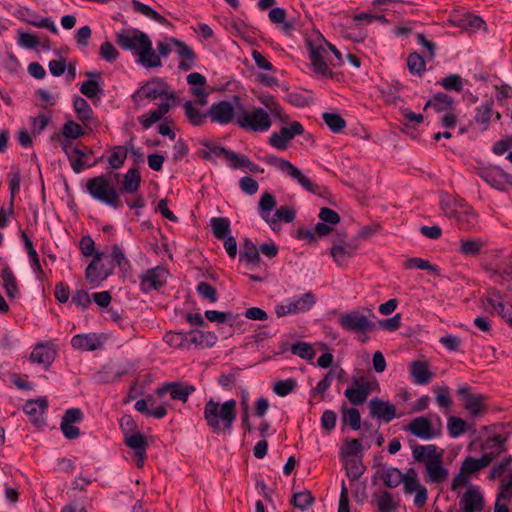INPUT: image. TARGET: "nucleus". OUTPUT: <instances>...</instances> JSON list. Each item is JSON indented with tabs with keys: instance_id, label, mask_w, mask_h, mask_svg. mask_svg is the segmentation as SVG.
<instances>
[{
	"instance_id": "obj_2",
	"label": "nucleus",
	"mask_w": 512,
	"mask_h": 512,
	"mask_svg": "<svg viewBox=\"0 0 512 512\" xmlns=\"http://www.w3.org/2000/svg\"><path fill=\"white\" fill-rule=\"evenodd\" d=\"M204 419L207 426L216 434L230 431L237 416V403L234 399L219 403L209 399L204 406Z\"/></svg>"
},
{
	"instance_id": "obj_56",
	"label": "nucleus",
	"mask_w": 512,
	"mask_h": 512,
	"mask_svg": "<svg viewBox=\"0 0 512 512\" xmlns=\"http://www.w3.org/2000/svg\"><path fill=\"white\" fill-rule=\"evenodd\" d=\"M291 352L294 355L299 356L302 359L311 360L313 359L315 352L311 344L307 342H297L291 346Z\"/></svg>"
},
{
	"instance_id": "obj_48",
	"label": "nucleus",
	"mask_w": 512,
	"mask_h": 512,
	"mask_svg": "<svg viewBox=\"0 0 512 512\" xmlns=\"http://www.w3.org/2000/svg\"><path fill=\"white\" fill-rule=\"evenodd\" d=\"M124 443L135 452L146 451L148 446L145 437L139 431L127 434V436L124 437Z\"/></svg>"
},
{
	"instance_id": "obj_33",
	"label": "nucleus",
	"mask_w": 512,
	"mask_h": 512,
	"mask_svg": "<svg viewBox=\"0 0 512 512\" xmlns=\"http://www.w3.org/2000/svg\"><path fill=\"white\" fill-rule=\"evenodd\" d=\"M21 172L17 166H12L11 171L8 173L9 179V191H10V203H9V212H13L14 210V201L15 196L20 190L21 184Z\"/></svg>"
},
{
	"instance_id": "obj_54",
	"label": "nucleus",
	"mask_w": 512,
	"mask_h": 512,
	"mask_svg": "<svg viewBox=\"0 0 512 512\" xmlns=\"http://www.w3.org/2000/svg\"><path fill=\"white\" fill-rule=\"evenodd\" d=\"M322 118H323L325 124L334 133H339L346 126L345 120L339 114L326 112L322 115Z\"/></svg>"
},
{
	"instance_id": "obj_25",
	"label": "nucleus",
	"mask_w": 512,
	"mask_h": 512,
	"mask_svg": "<svg viewBox=\"0 0 512 512\" xmlns=\"http://www.w3.org/2000/svg\"><path fill=\"white\" fill-rule=\"evenodd\" d=\"M460 507L461 511L480 512L484 507V498L478 490L469 488L460 499Z\"/></svg>"
},
{
	"instance_id": "obj_61",
	"label": "nucleus",
	"mask_w": 512,
	"mask_h": 512,
	"mask_svg": "<svg viewBox=\"0 0 512 512\" xmlns=\"http://www.w3.org/2000/svg\"><path fill=\"white\" fill-rule=\"evenodd\" d=\"M84 135L83 128L76 122L69 120L62 128V136L67 139H76Z\"/></svg>"
},
{
	"instance_id": "obj_13",
	"label": "nucleus",
	"mask_w": 512,
	"mask_h": 512,
	"mask_svg": "<svg viewBox=\"0 0 512 512\" xmlns=\"http://www.w3.org/2000/svg\"><path fill=\"white\" fill-rule=\"evenodd\" d=\"M405 430L423 440H430L441 434V429H434L430 419L424 416L412 419Z\"/></svg>"
},
{
	"instance_id": "obj_60",
	"label": "nucleus",
	"mask_w": 512,
	"mask_h": 512,
	"mask_svg": "<svg viewBox=\"0 0 512 512\" xmlns=\"http://www.w3.org/2000/svg\"><path fill=\"white\" fill-rule=\"evenodd\" d=\"M379 512H392L396 508L393 495L388 491H383L377 499Z\"/></svg>"
},
{
	"instance_id": "obj_46",
	"label": "nucleus",
	"mask_w": 512,
	"mask_h": 512,
	"mask_svg": "<svg viewBox=\"0 0 512 512\" xmlns=\"http://www.w3.org/2000/svg\"><path fill=\"white\" fill-rule=\"evenodd\" d=\"M140 173L137 169L131 168L124 175L123 189L128 193H134L140 186Z\"/></svg>"
},
{
	"instance_id": "obj_29",
	"label": "nucleus",
	"mask_w": 512,
	"mask_h": 512,
	"mask_svg": "<svg viewBox=\"0 0 512 512\" xmlns=\"http://www.w3.org/2000/svg\"><path fill=\"white\" fill-rule=\"evenodd\" d=\"M480 177L492 187L501 189L508 175L502 169L494 167L482 170Z\"/></svg>"
},
{
	"instance_id": "obj_42",
	"label": "nucleus",
	"mask_w": 512,
	"mask_h": 512,
	"mask_svg": "<svg viewBox=\"0 0 512 512\" xmlns=\"http://www.w3.org/2000/svg\"><path fill=\"white\" fill-rule=\"evenodd\" d=\"M483 246L484 242L479 239H461L459 252L464 256H477Z\"/></svg>"
},
{
	"instance_id": "obj_19",
	"label": "nucleus",
	"mask_w": 512,
	"mask_h": 512,
	"mask_svg": "<svg viewBox=\"0 0 512 512\" xmlns=\"http://www.w3.org/2000/svg\"><path fill=\"white\" fill-rule=\"evenodd\" d=\"M83 412L79 408H70L66 410L62 417L60 428L67 439H76L80 435V430L74 424L81 422Z\"/></svg>"
},
{
	"instance_id": "obj_11",
	"label": "nucleus",
	"mask_w": 512,
	"mask_h": 512,
	"mask_svg": "<svg viewBox=\"0 0 512 512\" xmlns=\"http://www.w3.org/2000/svg\"><path fill=\"white\" fill-rule=\"evenodd\" d=\"M316 298L312 291L304 293L297 299L287 304H280L275 307V313L278 317L290 314H297L309 311L315 304Z\"/></svg>"
},
{
	"instance_id": "obj_44",
	"label": "nucleus",
	"mask_w": 512,
	"mask_h": 512,
	"mask_svg": "<svg viewBox=\"0 0 512 512\" xmlns=\"http://www.w3.org/2000/svg\"><path fill=\"white\" fill-rule=\"evenodd\" d=\"M79 120L89 122L93 118V111L89 103L82 97H76L73 102Z\"/></svg>"
},
{
	"instance_id": "obj_26",
	"label": "nucleus",
	"mask_w": 512,
	"mask_h": 512,
	"mask_svg": "<svg viewBox=\"0 0 512 512\" xmlns=\"http://www.w3.org/2000/svg\"><path fill=\"white\" fill-rule=\"evenodd\" d=\"M71 345L80 351H94L100 349L103 342L96 334H78L72 337Z\"/></svg>"
},
{
	"instance_id": "obj_45",
	"label": "nucleus",
	"mask_w": 512,
	"mask_h": 512,
	"mask_svg": "<svg viewBox=\"0 0 512 512\" xmlns=\"http://www.w3.org/2000/svg\"><path fill=\"white\" fill-rule=\"evenodd\" d=\"M268 17L272 23L281 24V29L286 33L294 29L293 24L286 21V11L283 8H272Z\"/></svg>"
},
{
	"instance_id": "obj_4",
	"label": "nucleus",
	"mask_w": 512,
	"mask_h": 512,
	"mask_svg": "<svg viewBox=\"0 0 512 512\" xmlns=\"http://www.w3.org/2000/svg\"><path fill=\"white\" fill-rule=\"evenodd\" d=\"M236 123L240 128L254 132L267 131L272 125L269 113L264 109L253 107L247 110L243 105L238 106Z\"/></svg>"
},
{
	"instance_id": "obj_34",
	"label": "nucleus",
	"mask_w": 512,
	"mask_h": 512,
	"mask_svg": "<svg viewBox=\"0 0 512 512\" xmlns=\"http://www.w3.org/2000/svg\"><path fill=\"white\" fill-rule=\"evenodd\" d=\"M239 260L250 264H259L260 262L259 249L249 238L244 240Z\"/></svg>"
},
{
	"instance_id": "obj_3",
	"label": "nucleus",
	"mask_w": 512,
	"mask_h": 512,
	"mask_svg": "<svg viewBox=\"0 0 512 512\" xmlns=\"http://www.w3.org/2000/svg\"><path fill=\"white\" fill-rule=\"evenodd\" d=\"M86 189L93 199L105 205L115 209L121 206L119 193L106 175L89 178L86 182Z\"/></svg>"
},
{
	"instance_id": "obj_36",
	"label": "nucleus",
	"mask_w": 512,
	"mask_h": 512,
	"mask_svg": "<svg viewBox=\"0 0 512 512\" xmlns=\"http://www.w3.org/2000/svg\"><path fill=\"white\" fill-rule=\"evenodd\" d=\"M210 225L212 228V233L215 238L219 240L225 239L227 236H229L231 229H230V221L227 218L224 217H213L210 220Z\"/></svg>"
},
{
	"instance_id": "obj_31",
	"label": "nucleus",
	"mask_w": 512,
	"mask_h": 512,
	"mask_svg": "<svg viewBox=\"0 0 512 512\" xmlns=\"http://www.w3.org/2000/svg\"><path fill=\"white\" fill-rule=\"evenodd\" d=\"M426 471L431 482L441 483L445 481L448 476V470L443 467L442 455L436 460L427 463Z\"/></svg>"
},
{
	"instance_id": "obj_51",
	"label": "nucleus",
	"mask_w": 512,
	"mask_h": 512,
	"mask_svg": "<svg viewBox=\"0 0 512 512\" xmlns=\"http://www.w3.org/2000/svg\"><path fill=\"white\" fill-rule=\"evenodd\" d=\"M163 340L173 348L186 349L188 346L186 333L182 332L169 331L164 335Z\"/></svg>"
},
{
	"instance_id": "obj_43",
	"label": "nucleus",
	"mask_w": 512,
	"mask_h": 512,
	"mask_svg": "<svg viewBox=\"0 0 512 512\" xmlns=\"http://www.w3.org/2000/svg\"><path fill=\"white\" fill-rule=\"evenodd\" d=\"M447 429L449 432V435L452 438H457L464 434L468 429L469 426L465 420L462 418L456 417V416H450L447 420Z\"/></svg>"
},
{
	"instance_id": "obj_27",
	"label": "nucleus",
	"mask_w": 512,
	"mask_h": 512,
	"mask_svg": "<svg viewBox=\"0 0 512 512\" xmlns=\"http://www.w3.org/2000/svg\"><path fill=\"white\" fill-rule=\"evenodd\" d=\"M442 455L437 451V447L433 444L428 445H415L412 449V456L416 462L430 463Z\"/></svg>"
},
{
	"instance_id": "obj_17",
	"label": "nucleus",
	"mask_w": 512,
	"mask_h": 512,
	"mask_svg": "<svg viewBox=\"0 0 512 512\" xmlns=\"http://www.w3.org/2000/svg\"><path fill=\"white\" fill-rule=\"evenodd\" d=\"M167 271L162 267L148 269L142 276L140 288L143 292L157 290L166 284Z\"/></svg>"
},
{
	"instance_id": "obj_63",
	"label": "nucleus",
	"mask_w": 512,
	"mask_h": 512,
	"mask_svg": "<svg viewBox=\"0 0 512 512\" xmlns=\"http://www.w3.org/2000/svg\"><path fill=\"white\" fill-rule=\"evenodd\" d=\"M296 387L294 379L279 380L273 386V391L280 397L290 394Z\"/></svg>"
},
{
	"instance_id": "obj_40",
	"label": "nucleus",
	"mask_w": 512,
	"mask_h": 512,
	"mask_svg": "<svg viewBox=\"0 0 512 512\" xmlns=\"http://www.w3.org/2000/svg\"><path fill=\"white\" fill-rule=\"evenodd\" d=\"M170 105L168 103H161L157 109L150 112L147 116L139 118L141 125L147 129L151 127L155 122L162 119V117L169 111Z\"/></svg>"
},
{
	"instance_id": "obj_23",
	"label": "nucleus",
	"mask_w": 512,
	"mask_h": 512,
	"mask_svg": "<svg viewBox=\"0 0 512 512\" xmlns=\"http://www.w3.org/2000/svg\"><path fill=\"white\" fill-rule=\"evenodd\" d=\"M102 253H95L93 260L86 268V280L93 285H98L101 281L105 280L110 272L104 270L102 261Z\"/></svg>"
},
{
	"instance_id": "obj_22",
	"label": "nucleus",
	"mask_w": 512,
	"mask_h": 512,
	"mask_svg": "<svg viewBox=\"0 0 512 512\" xmlns=\"http://www.w3.org/2000/svg\"><path fill=\"white\" fill-rule=\"evenodd\" d=\"M357 249L355 241L339 240L333 243L330 248V255L339 266H343L345 261L354 256Z\"/></svg>"
},
{
	"instance_id": "obj_1",
	"label": "nucleus",
	"mask_w": 512,
	"mask_h": 512,
	"mask_svg": "<svg viewBox=\"0 0 512 512\" xmlns=\"http://www.w3.org/2000/svg\"><path fill=\"white\" fill-rule=\"evenodd\" d=\"M115 41L123 50L132 51L139 57V62L148 68L161 66L148 35L138 29H122L115 35Z\"/></svg>"
},
{
	"instance_id": "obj_59",
	"label": "nucleus",
	"mask_w": 512,
	"mask_h": 512,
	"mask_svg": "<svg viewBox=\"0 0 512 512\" xmlns=\"http://www.w3.org/2000/svg\"><path fill=\"white\" fill-rule=\"evenodd\" d=\"M438 84L443 86L446 90L461 92L463 89V81L458 74H450L438 82Z\"/></svg>"
},
{
	"instance_id": "obj_38",
	"label": "nucleus",
	"mask_w": 512,
	"mask_h": 512,
	"mask_svg": "<svg viewBox=\"0 0 512 512\" xmlns=\"http://www.w3.org/2000/svg\"><path fill=\"white\" fill-rule=\"evenodd\" d=\"M295 210L289 206H281L276 210L274 215L270 218L268 224L273 230H276L278 222L283 221L290 223L295 219Z\"/></svg>"
},
{
	"instance_id": "obj_10",
	"label": "nucleus",
	"mask_w": 512,
	"mask_h": 512,
	"mask_svg": "<svg viewBox=\"0 0 512 512\" xmlns=\"http://www.w3.org/2000/svg\"><path fill=\"white\" fill-rule=\"evenodd\" d=\"M235 104L236 105H233L229 101H220L219 103L211 105L207 115L210 117L212 122H216L221 125L228 124L234 119V117L237 118L238 106L242 105L237 97H235Z\"/></svg>"
},
{
	"instance_id": "obj_58",
	"label": "nucleus",
	"mask_w": 512,
	"mask_h": 512,
	"mask_svg": "<svg viewBox=\"0 0 512 512\" xmlns=\"http://www.w3.org/2000/svg\"><path fill=\"white\" fill-rule=\"evenodd\" d=\"M22 239L24 241L25 248L27 249V253L32 267L34 268V270L42 272L38 254L34 249L32 241L28 238L25 232H22Z\"/></svg>"
},
{
	"instance_id": "obj_64",
	"label": "nucleus",
	"mask_w": 512,
	"mask_h": 512,
	"mask_svg": "<svg viewBox=\"0 0 512 512\" xmlns=\"http://www.w3.org/2000/svg\"><path fill=\"white\" fill-rule=\"evenodd\" d=\"M344 421L353 430H358L361 427V415L356 408H349L343 411Z\"/></svg>"
},
{
	"instance_id": "obj_6",
	"label": "nucleus",
	"mask_w": 512,
	"mask_h": 512,
	"mask_svg": "<svg viewBox=\"0 0 512 512\" xmlns=\"http://www.w3.org/2000/svg\"><path fill=\"white\" fill-rule=\"evenodd\" d=\"M265 162L279 171L287 174L291 178L297 180V182L309 192H316L318 185L311 182L296 166H294L288 160L277 157L275 155H269L265 158Z\"/></svg>"
},
{
	"instance_id": "obj_41",
	"label": "nucleus",
	"mask_w": 512,
	"mask_h": 512,
	"mask_svg": "<svg viewBox=\"0 0 512 512\" xmlns=\"http://www.w3.org/2000/svg\"><path fill=\"white\" fill-rule=\"evenodd\" d=\"M276 207L275 197L266 192L262 195L259 203H258V211L263 220L267 223L270 220V212Z\"/></svg>"
},
{
	"instance_id": "obj_7",
	"label": "nucleus",
	"mask_w": 512,
	"mask_h": 512,
	"mask_svg": "<svg viewBox=\"0 0 512 512\" xmlns=\"http://www.w3.org/2000/svg\"><path fill=\"white\" fill-rule=\"evenodd\" d=\"M323 41H325L323 37L317 35L315 40L307 39L306 46L313 71L324 77H330L332 76V71L324 61V56L327 54V51L322 44Z\"/></svg>"
},
{
	"instance_id": "obj_30",
	"label": "nucleus",
	"mask_w": 512,
	"mask_h": 512,
	"mask_svg": "<svg viewBox=\"0 0 512 512\" xmlns=\"http://www.w3.org/2000/svg\"><path fill=\"white\" fill-rule=\"evenodd\" d=\"M410 373L414 379V383L419 385H426L432 378V373L429 371L425 362L414 361L410 366Z\"/></svg>"
},
{
	"instance_id": "obj_37",
	"label": "nucleus",
	"mask_w": 512,
	"mask_h": 512,
	"mask_svg": "<svg viewBox=\"0 0 512 512\" xmlns=\"http://www.w3.org/2000/svg\"><path fill=\"white\" fill-rule=\"evenodd\" d=\"M378 473L388 488H395L403 481L404 474L394 467L382 469Z\"/></svg>"
},
{
	"instance_id": "obj_15",
	"label": "nucleus",
	"mask_w": 512,
	"mask_h": 512,
	"mask_svg": "<svg viewBox=\"0 0 512 512\" xmlns=\"http://www.w3.org/2000/svg\"><path fill=\"white\" fill-rule=\"evenodd\" d=\"M468 390V386H462L457 390V392L462 396L464 408L468 411L469 415L471 417H478L487 410L485 397L482 394H471Z\"/></svg>"
},
{
	"instance_id": "obj_14",
	"label": "nucleus",
	"mask_w": 512,
	"mask_h": 512,
	"mask_svg": "<svg viewBox=\"0 0 512 512\" xmlns=\"http://www.w3.org/2000/svg\"><path fill=\"white\" fill-rule=\"evenodd\" d=\"M459 227L463 230H470L477 224V215L464 199L454 201L453 211Z\"/></svg>"
},
{
	"instance_id": "obj_16",
	"label": "nucleus",
	"mask_w": 512,
	"mask_h": 512,
	"mask_svg": "<svg viewBox=\"0 0 512 512\" xmlns=\"http://www.w3.org/2000/svg\"><path fill=\"white\" fill-rule=\"evenodd\" d=\"M168 86L159 78H153L150 82L141 86L132 96L135 102L142 99L155 100L167 94Z\"/></svg>"
},
{
	"instance_id": "obj_55",
	"label": "nucleus",
	"mask_w": 512,
	"mask_h": 512,
	"mask_svg": "<svg viewBox=\"0 0 512 512\" xmlns=\"http://www.w3.org/2000/svg\"><path fill=\"white\" fill-rule=\"evenodd\" d=\"M127 152L128 150L124 146H116L108 159L110 166L113 169H119L122 167L125 159L127 158Z\"/></svg>"
},
{
	"instance_id": "obj_47",
	"label": "nucleus",
	"mask_w": 512,
	"mask_h": 512,
	"mask_svg": "<svg viewBox=\"0 0 512 512\" xmlns=\"http://www.w3.org/2000/svg\"><path fill=\"white\" fill-rule=\"evenodd\" d=\"M404 267L406 269L417 268V269H421V270H428L437 275H439V273H440V270L437 265H433L428 260L418 258V257H412V258L407 259L404 263Z\"/></svg>"
},
{
	"instance_id": "obj_62",
	"label": "nucleus",
	"mask_w": 512,
	"mask_h": 512,
	"mask_svg": "<svg viewBox=\"0 0 512 512\" xmlns=\"http://www.w3.org/2000/svg\"><path fill=\"white\" fill-rule=\"evenodd\" d=\"M99 55L102 59L111 63L118 59L119 52L111 42L106 41L101 44L99 48Z\"/></svg>"
},
{
	"instance_id": "obj_28",
	"label": "nucleus",
	"mask_w": 512,
	"mask_h": 512,
	"mask_svg": "<svg viewBox=\"0 0 512 512\" xmlns=\"http://www.w3.org/2000/svg\"><path fill=\"white\" fill-rule=\"evenodd\" d=\"M85 75L90 79L80 85V92L87 98L93 99L102 92L100 87L101 73L88 71Z\"/></svg>"
},
{
	"instance_id": "obj_52",
	"label": "nucleus",
	"mask_w": 512,
	"mask_h": 512,
	"mask_svg": "<svg viewBox=\"0 0 512 512\" xmlns=\"http://www.w3.org/2000/svg\"><path fill=\"white\" fill-rule=\"evenodd\" d=\"M407 67L410 73L421 75L425 71L426 63L420 54L413 52L408 55Z\"/></svg>"
},
{
	"instance_id": "obj_32",
	"label": "nucleus",
	"mask_w": 512,
	"mask_h": 512,
	"mask_svg": "<svg viewBox=\"0 0 512 512\" xmlns=\"http://www.w3.org/2000/svg\"><path fill=\"white\" fill-rule=\"evenodd\" d=\"M453 98L443 92L436 93L430 100L425 104L424 110L428 107H432L436 112L448 111L453 106Z\"/></svg>"
},
{
	"instance_id": "obj_5",
	"label": "nucleus",
	"mask_w": 512,
	"mask_h": 512,
	"mask_svg": "<svg viewBox=\"0 0 512 512\" xmlns=\"http://www.w3.org/2000/svg\"><path fill=\"white\" fill-rule=\"evenodd\" d=\"M505 441L506 439L500 435L489 438L486 441L484 448L495 449V453H484L479 459L467 457L461 465L463 472L470 475L489 466L496 455L505 451Z\"/></svg>"
},
{
	"instance_id": "obj_57",
	"label": "nucleus",
	"mask_w": 512,
	"mask_h": 512,
	"mask_svg": "<svg viewBox=\"0 0 512 512\" xmlns=\"http://www.w3.org/2000/svg\"><path fill=\"white\" fill-rule=\"evenodd\" d=\"M314 497L309 491H302L293 494L292 503L296 508L306 510L312 505Z\"/></svg>"
},
{
	"instance_id": "obj_53",
	"label": "nucleus",
	"mask_w": 512,
	"mask_h": 512,
	"mask_svg": "<svg viewBox=\"0 0 512 512\" xmlns=\"http://www.w3.org/2000/svg\"><path fill=\"white\" fill-rule=\"evenodd\" d=\"M401 483H403V485H404L403 488H404V492L406 494H411L413 492H416L421 487H423L417 478V474H416L415 470L412 468H410L406 472V474H404L403 481Z\"/></svg>"
},
{
	"instance_id": "obj_49",
	"label": "nucleus",
	"mask_w": 512,
	"mask_h": 512,
	"mask_svg": "<svg viewBox=\"0 0 512 512\" xmlns=\"http://www.w3.org/2000/svg\"><path fill=\"white\" fill-rule=\"evenodd\" d=\"M453 22L459 27L465 29L471 28L474 30L481 28V26L485 24V22L479 16L472 14H465L459 18L455 17Z\"/></svg>"
},
{
	"instance_id": "obj_18",
	"label": "nucleus",
	"mask_w": 512,
	"mask_h": 512,
	"mask_svg": "<svg viewBox=\"0 0 512 512\" xmlns=\"http://www.w3.org/2000/svg\"><path fill=\"white\" fill-rule=\"evenodd\" d=\"M370 416L389 423L397 417L396 407L388 401L373 398L368 403Z\"/></svg>"
},
{
	"instance_id": "obj_8",
	"label": "nucleus",
	"mask_w": 512,
	"mask_h": 512,
	"mask_svg": "<svg viewBox=\"0 0 512 512\" xmlns=\"http://www.w3.org/2000/svg\"><path fill=\"white\" fill-rule=\"evenodd\" d=\"M374 389H378L376 381H370L363 376L353 377L352 385L344 391V395L351 404L359 406L367 400Z\"/></svg>"
},
{
	"instance_id": "obj_39",
	"label": "nucleus",
	"mask_w": 512,
	"mask_h": 512,
	"mask_svg": "<svg viewBox=\"0 0 512 512\" xmlns=\"http://www.w3.org/2000/svg\"><path fill=\"white\" fill-rule=\"evenodd\" d=\"M3 280V287L6 291V294L10 298H14L18 293V285L15 275L9 266H5L2 269L1 274Z\"/></svg>"
},
{
	"instance_id": "obj_50",
	"label": "nucleus",
	"mask_w": 512,
	"mask_h": 512,
	"mask_svg": "<svg viewBox=\"0 0 512 512\" xmlns=\"http://www.w3.org/2000/svg\"><path fill=\"white\" fill-rule=\"evenodd\" d=\"M184 111L188 120L195 126L202 125L208 116L207 114L201 113L200 110L196 108L191 101H187L184 104Z\"/></svg>"
},
{
	"instance_id": "obj_12",
	"label": "nucleus",
	"mask_w": 512,
	"mask_h": 512,
	"mask_svg": "<svg viewBox=\"0 0 512 512\" xmlns=\"http://www.w3.org/2000/svg\"><path fill=\"white\" fill-rule=\"evenodd\" d=\"M303 133V125L298 121H294L289 127H282L278 133H272L269 138V143L278 150H285L290 140Z\"/></svg>"
},
{
	"instance_id": "obj_20",
	"label": "nucleus",
	"mask_w": 512,
	"mask_h": 512,
	"mask_svg": "<svg viewBox=\"0 0 512 512\" xmlns=\"http://www.w3.org/2000/svg\"><path fill=\"white\" fill-rule=\"evenodd\" d=\"M195 391V387L192 385L183 384L181 382L166 383L156 389V394L162 397L166 393H170L173 400H179L187 402L188 397Z\"/></svg>"
},
{
	"instance_id": "obj_21",
	"label": "nucleus",
	"mask_w": 512,
	"mask_h": 512,
	"mask_svg": "<svg viewBox=\"0 0 512 512\" xmlns=\"http://www.w3.org/2000/svg\"><path fill=\"white\" fill-rule=\"evenodd\" d=\"M169 41L173 43L175 51L179 58L178 68L182 71L191 70L196 61V54L191 47L183 41L170 37Z\"/></svg>"
},
{
	"instance_id": "obj_24",
	"label": "nucleus",
	"mask_w": 512,
	"mask_h": 512,
	"mask_svg": "<svg viewBox=\"0 0 512 512\" xmlns=\"http://www.w3.org/2000/svg\"><path fill=\"white\" fill-rule=\"evenodd\" d=\"M56 357V350L51 344H37L30 354V361L45 368L50 367Z\"/></svg>"
},
{
	"instance_id": "obj_9",
	"label": "nucleus",
	"mask_w": 512,
	"mask_h": 512,
	"mask_svg": "<svg viewBox=\"0 0 512 512\" xmlns=\"http://www.w3.org/2000/svg\"><path fill=\"white\" fill-rule=\"evenodd\" d=\"M338 323L342 329L354 333H365L376 328V324L359 311L342 314L338 319Z\"/></svg>"
},
{
	"instance_id": "obj_35",
	"label": "nucleus",
	"mask_w": 512,
	"mask_h": 512,
	"mask_svg": "<svg viewBox=\"0 0 512 512\" xmlns=\"http://www.w3.org/2000/svg\"><path fill=\"white\" fill-rule=\"evenodd\" d=\"M47 408L48 402L46 398L28 400L23 406L24 412L33 417V421H37Z\"/></svg>"
}]
</instances>
